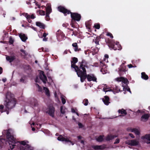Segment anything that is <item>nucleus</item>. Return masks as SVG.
I'll use <instances>...</instances> for the list:
<instances>
[{"instance_id":"obj_50","label":"nucleus","mask_w":150,"mask_h":150,"mask_svg":"<svg viewBox=\"0 0 150 150\" xmlns=\"http://www.w3.org/2000/svg\"><path fill=\"white\" fill-rule=\"evenodd\" d=\"M105 59H104L105 61L106 59H108V55L107 54H105Z\"/></svg>"},{"instance_id":"obj_42","label":"nucleus","mask_w":150,"mask_h":150,"mask_svg":"<svg viewBox=\"0 0 150 150\" xmlns=\"http://www.w3.org/2000/svg\"><path fill=\"white\" fill-rule=\"evenodd\" d=\"M95 42L96 44V46H98V45H99V41L98 40V39L97 38L95 40Z\"/></svg>"},{"instance_id":"obj_39","label":"nucleus","mask_w":150,"mask_h":150,"mask_svg":"<svg viewBox=\"0 0 150 150\" xmlns=\"http://www.w3.org/2000/svg\"><path fill=\"white\" fill-rule=\"evenodd\" d=\"M94 27L97 29H99L100 28V25L98 23H96L94 24Z\"/></svg>"},{"instance_id":"obj_10","label":"nucleus","mask_w":150,"mask_h":150,"mask_svg":"<svg viewBox=\"0 0 150 150\" xmlns=\"http://www.w3.org/2000/svg\"><path fill=\"white\" fill-rule=\"evenodd\" d=\"M39 78L42 80V82L45 83H46L47 81V77L44 74L43 71H39Z\"/></svg>"},{"instance_id":"obj_27","label":"nucleus","mask_w":150,"mask_h":150,"mask_svg":"<svg viewBox=\"0 0 150 150\" xmlns=\"http://www.w3.org/2000/svg\"><path fill=\"white\" fill-rule=\"evenodd\" d=\"M117 137V136L115 135H108L106 137L105 139L107 141H109L114 139L116 137Z\"/></svg>"},{"instance_id":"obj_38","label":"nucleus","mask_w":150,"mask_h":150,"mask_svg":"<svg viewBox=\"0 0 150 150\" xmlns=\"http://www.w3.org/2000/svg\"><path fill=\"white\" fill-rule=\"evenodd\" d=\"M36 86L37 88H38V91H42V89L41 87L38 84H36Z\"/></svg>"},{"instance_id":"obj_35","label":"nucleus","mask_w":150,"mask_h":150,"mask_svg":"<svg viewBox=\"0 0 150 150\" xmlns=\"http://www.w3.org/2000/svg\"><path fill=\"white\" fill-rule=\"evenodd\" d=\"M103 90V91L105 92L108 91H112V90L108 87V88L104 87Z\"/></svg>"},{"instance_id":"obj_24","label":"nucleus","mask_w":150,"mask_h":150,"mask_svg":"<svg viewBox=\"0 0 150 150\" xmlns=\"http://www.w3.org/2000/svg\"><path fill=\"white\" fill-rule=\"evenodd\" d=\"M6 60L8 61L9 62H12L15 59V56H6Z\"/></svg>"},{"instance_id":"obj_44","label":"nucleus","mask_w":150,"mask_h":150,"mask_svg":"<svg viewBox=\"0 0 150 150\" xmlns=\"http://www.w3.org/2000/svg\"><path fill=\"white\" fill-rule=\"evenodd\" d=\"M9 43L11 44H12L13 42V40L11 38H10L9 41Z\"/></svg>"},{"instance_id":"obj_30","label":"nucleus","mask_w":150,"mask_h":150,"mask_svg":"<svg viewBox=\"0 0 150 150\" xmlns=\"http://www.w3.org/2000/svg\"><path fill=\"white\" fill-rule=\"evenodd\" d=\"M141 77L142 79L145 80H147L148 79V76L144 72L142 73Z\"/></svg>"},{"instance_id":"obj_7","label":"nucleus","mask_w":150,"mask_h":150,"mask_svg":"<svg viewBox=\"0 0 150 150\" xmlns=\"http://www.w3.org/2000/svg\"><path fill=\"white\" fill-rule=\"evenodd\" d=\"M109 47L111 48V49H113L114 50H120L122 49L121 45L118 42H117L114 44L112 41L110 43Z\"/></svg>"},{"instance_id":"obj_23","label":"nucleus","mask_w":150,"mask_h":150,"mask_svg":"<svg viewBox=\"0 0 150 150\" xmlns=\"http://www.w3.org/2000/svg\"><path fill=\"white\" fill-rule=\"evenodd\" d=\"M19 36L21 40L24 42H25L28 38L23 33L20 34Z\"/></svg>"},{"instance_id":"obj_60","label":"nucleus","mask_w":150,"mask_h":150,"mask_svg":"<svg viewBox=\"0 0 150 150\" xmlns=\"http://www.w3.org/2000/svg\"><path fill=\"white\" fill-rule=\"evenodd\" d=\"M47 38H44L43 39V41H47Z\"/></svg>"},{"instance_id":"obj_17","label":"nucleus","mask_w":150,"mask_h":150,"mask_svg":"<svg viewBox=\"0 0 150 150\" xmlns=\"http://www.w3.org/2000/svg\"><path fill=\"white\" fill-rule=\"evenodd\" d=\"M47 112L50 116L53 117L54 112V108L52 107L49 108Z\"/></svg>"},{"instance_id":"obj_3","label":"nucleus","mask_w":150,"mask_h":150,"mask_svg":"<svg viewBox=\"0 0 150 150\" xmlns=\"http://www.w3.org/2000/svg\"><path fill=\"white\" fill-rule=\"evenodd\" d=\"M58 10L63 13L65 16H66L67 14H71V17L72 18L71 21V27L74 28V25L73 24L74 23V21H79L80 20L81 16L80 15L76 13H72L70 12V11L67 10L64 7L62 6H59L58 7Z\"/></svg>"},{"instance_id":"obj_46","label":"nucleus","mask_w":150,"mask_h":150,"mask_svg":"<svg viewBox=\"0 0 150 150\" xmlns=\"http://www.w3.org/2000/svg\"><path fill=\"white\" fill-rule=\"evenodd\" d=\"M48 79L49 81V83H52L53 82V81L51 77H48Z\"/></svg>"},{"instance_id":"obj_18","label":"nucleus","mask_w":150,"mask_h":150,"mask_svg":"<svg viewBox=\"0 0 150 150\" xmlns=\"http://www.w3.org/2000/svg\"><path fill=\"white\" fill-rule=\"evenodd\" d=\"M46 8V14H49L52 12V11L51 5L49 4H47Z\"/></svg>"},{"instance_id":"obj_51","label":"nucleus","mask_w":150,"mask_h":150,"mask_svg":"<svg viewBox=\"0 0 150 150\" xmlns=\"http://www.w3.org/2000/svg\"><path fill=\"white\" fill-rule=\"evenodd\" d=\"M85 24H86V27L88 28H90V27H89V25H90L88 24V23H87V22H86Z\"/></svg>"},{"instance_id":"obj_25","label":"nucleus","mask_w":150,"mask_h":150,"mask_svg":"<svg viewBox=\"0 0 150 150\" xmlns=\"http://www.w3.org/2000/svg\"><path fill=\"white\" fill-rule=\"evenodd\" d=\"M43 90L46 95L47 97H49L50 96V93L49 89L46 87H43Z\"/></svg>"},{"instance_id":"obj_52","label":"nucleus","mask_w":150,"mask_h":150,"mask_svg":"<svg viewBox=\"0 0 150 150\" xmlns=\"http://www.w3.org/2000/svg\"><path fill=\"white\" fill-rule=\"evenodd\" d=\"M127 66L129 68L133 67V65L131 64L128 65Z\"/></svg>"},{"instance_id":"obj_13","label":"nucleus","mask_w":150,"mask_h":150,"mask_svg":"<svg viewBox=\"0 0 150 150\" xmlns=\"http://www.w3.org/2000/svg\"><path fill=\"white\" fill-rule=\"evenodd\" d=\"M92 147L96 150H102L105 148L106 146L105 145H93L92 146Z\"/></svg>"},{"instance_id":"obj_62","label":"nucleus","mask_w":150,"mask_h":150,"mask_svg":"<svg viewBox=\"0 0 150 150\" xmlns=\"http://www.w3.org/2000/svg\"><path fill=\"white\" fill-rule=\"evenodd\" d=\"M78 139H81L82 138V137L81 136H79L78 137Z\"/></svg>"},{"instance_id":"obj_20","label":"nucleus","mask_w":150,"mask_h":150,"mask_svg":"<svg viewBox=\"0 0 150 150\" xmlns=\"http://www.w3.org/2000/svg\"><path fill=\"white\" fill-rule=\"evenodd\" d=\"M149 115L148 114H145L142 115L141 117V120L143 122H146L148 119Z\"/></svg>"},{"instance_id":"obj_63","label":"nucleus","mask_w":150,"mask_h":150,"mask_svg":"<svg viewBox=\"0 0 150 150\" xmlns=\"http://www.w3.org/2000/svg\"><path fill=\"white\" fill-rule=\"evenodd\" d=\"M26 3L28 4H30V1H26Z\"/></svg>"},{"instance_id":"obj_56","label":"nucleus","mask_w":150,"mask_h":150,"mask_svg":"<svg viewBox=\"0 0 150 150\" xmlns=\"http://www.w3.org/2000/svg\"><path fill=\"white\" fill-rule=\"evenodd\" d=\"M2 68L0 67V74H1L2 72Z\"/></svg>"},{"instance_id":"obj_22","label":"nucleus","mask_w":150,"mask_h":150,"mask_svg":"<svg viewBox=\"0 0 150 150\" xmlns=\"http://www.w3.org/2000/svg\"><path fill=\"white\" fill-rule=\"evenodd\" d=\"M103 100L104 103L106 105H108L110 102H109V98L107 96H105L104 98H103Z\"/></svg>"},{"instance_id":"obj_34","label":"nucleus","mask_w":150,"mask_h":150,"mask_svg":"<svg viewBox=\"0 0 150 150\" xmlns=\"http://www.w3.org/2000/svg\"><path fill=\"white\" fill-rule=\"evenodd\" d=\"M72 46L74 47V50L75 51H76L78 50L77 44L76 43H74L72 44Z\"/></svg>"},{"instance_id":"obj_40","label":"nucleus","mask_w":150,"mask_h":150,"mask_svg":"<svg viewBox=\"0 0 150 150\" xmlns=\"http://www.w3.org/2000/svg\"><path fill=\"white\" fill-rule=\"evenodd\" d=\"M39 14L41 15H45V12L42 10H40L39 11Z\"/></svg>"},{"instance_id":"obj_58","label":"nucleus","mask_w":150,"mask_h":150,"mask_svg":"<svg viewBox=\"0 0 150 150\" xmlns=\"http://www.w3.org/2000/svg\"><path fill=\"white\" fill-rule=\"evenodd\" d=\"M46 36H47V34L45 33H43V37H44V38H45V37Z\"/></svg>"},{"instance_id":"obj_28","label":"nucleus","mask_w":150,"mask_h":150,"mask_svg":"<svg viewBox=\"0 0 150 150\" xmlns=\"http://www.w3.org/2000/svg\"><path fill=\"white\" fill-rule=\"evenodd\" d=\"M120 91V89L118 86H115L114 87H113L112 91L114 94L118 93Z\"/></svg>"},{"instance_id":"obj_26","label":"nucleus","mask_w":150,"mask_h":150,"mask_svg":"<svg viewBox=\"0 0 150 150\" xmlns=\"http://www.w3.org/2000/svg\"><path fill=\"white\" fill-rule=\"evenodd\" d=\"M27 81V77L25 76H22L20 79V81L21 83H25Z\"/></svg>"},{"instance_id":"obj_47","label":"nucleus","mask_w":150,"mask_h":150,"mask_svg":"<svg viewBox=\"0 0 150 150\" xmlns=\"http://www.w3.org/2000/svg\"><path fill=\"white\" fill-rule=\"evenodd\" d=\"M41 49L42 51H45L46 52H49V50L47 48L44 49V48H42Z\"/></svg>"},{"instance_id":"obj_8","label":"nucleus","mask_w":150,"mask_h":150,"mask_svg":"<svg viewBox=\"0 0 150 150\" xmlns=\"http://www.w3.org/2000/svg\"><path fill=\"white\" fill-rule=\"evenodd\" d=\"M125 143L131 146H136L139 145V143L137 139L128 140L126 141Z\"/></svg>"},{"instance_id":"obj_31","label":"nucleus","mask_w":150,"mask_h":150,"mask_svg":"<svg viewBox=\"0 0 150 150\" xmlns=\"http://www.w3.org/2000/svg\"><path fill=\"white\" fill-rule=\"evenodd\" d=\"M92 50L93 54L97 53L99 50L98 46H96L95 47L93 48Z\"/></svg>"},{"instance_id":"obj_21","label":"nucleus","mask_w":150,"mask_h":150,"mask_svg":"<svg viewBox=\"0 0 150 150\" xmlns=\"http://www.w3.org/2000/svg\"><path fill=\"white\" fill-rule=\"evenodd\" d=\"M118 112L119 113H120L122 115H120L119 116H124L127 114L126 110L123 109H119L118 110Z\"/></svg>"},{"instance_id":"obj_45","label":"nucleus","mask_w":150,"mask_h":150,"mask_svg":"<svg viewBox=\"0 0 150 150\" xmlns=\"http://www.w3.org/2000/svg\"><path fill=\"white\" fill-rule=\"evenodd\" d=\"M60 111H61V113H62V114L64 113L65 112V110H63V107L62 106H61V107Z\"/></svg>"},{"instance_id":"obj_6","label":"nucleus","mask_w":150,"mask_h":150,"mask_svg":"<svg viewBox=\"0 0 150 150\" xmlns=\"http://www.w3.org/2000/svg\"><path fill=\"white\" fill-rule=\"evenodd\" d=\"M57 139L60 141H64L66 143L68 144L69 145H73L74 144V143L71 141L69 138L64 137L62 135H60L58 137Z\"/></svg>"},{"instance_id":"obj_14","label":"nucleus","mask_w":150,"mask_h":150,"mask_svg":"<svg viewBox=\"0 0 150 150\" xmlns=\"http://www.w3.org/2000/svg\"><path fill=\"white\" fill-rule=\"evenodd\" d=\"M30 105L34 109H36L38 107V104L37 101L36 100L33 99L31 100Z\"/></svg>"},{"instance_id":"obj_16","label":"nucleus","mask_w":150,"mask_h":150,"mask_svg":"<svg viewBox=\"0 0 150 150\" xmlns=\"http://www.w3.org/2000/svg\"><path fill=\"white\" fill-rule=\"evenodd\" d=\"M23 15L24 16L26 17L29 23H30L31 21V20L30 19V18L32 19H34L35 18V17L34 16L33 14H32L31 16H30L27 13H24L23 14Z\"/></svg>"},{"instance_id":"obj_64","label":"nucleus","mask_w":150,"mask_h":150,"mask_svg":"<svg viewBox=\"0 0 150 150\" xmlns=\"http://www.w3.org/2000/svg\"><path fill=\"white\" fill-rule=\"evenodd\" d=\"M31 127H32V130L33 131H35V129L34 128V127H32V126Z\"/></svg>"},{"instance_id":"obj_55","label":"nucleus","mask_w":150,"mask_h":150,"mask_svg":"<svg viewBox=\"0 0 150 150\" xmlns=\"http://www.w3.org/2000/svg\"><path fill=\"white\" fill-rule=\"evenodd\" d=\"M68 50H65V51H64V52L63 53V54H66L67 53H68Z\"/></svg>"},{"instance_id":"obj_59","label":"nucleus","mask_w":150,"mask_h":150,"mask_svg":"<svg viewBox=\"0 0 150 150\" xmlns=\"http://www.w3.org/2000/svg\"><path fill=\"white\" fill-rule=\"evenodd\" d=\"M81 143L83 145H84V142L83 140H81L80 141Z\"/></svg>"},{"instance_id":"obj_19","label":"nucleus","mask_w":150,"mask_h":150,"mask_svg":"<svg viewBox=\"0 0 150 150\" xmlns=\"http://www.w3.org/2000/svg\"><path fill=\"white\" fill-rule=\"evenodd\" d=\"M127 131L129 132H133L137 135H139L140 133L139 130L136 129L128 128L127 129Z\"/></svg>"},{"instance_id":"obj_2","label":"nucleus","mask_w":150,"mask_h":150,"mask_svg":"<svg viewBox=\"0 0 150 150\" xmlns=\"http://www.w3.org/2000/svg\"><path fill=\"white\" fill-rule=\"evenodd\" d=\"M77 62V58L74 57L71 61V67L74 69L78 76L80 77L81 81L83 82L86 78L88 81H93L96 82V77L93 74H86V71L84 67H86V63L85 61H82V64H81L79 68L75 65Z\"/></svg>"},{"instance_id":"obj_48","label":"nucleus","mask_w":150,"mask_h":150,"mask_svg":"<svg viewBox=\"0 0 150 150\" xmlns=\"http://www.w3.org/2000/svg\"><path fill=\"white\" fill-rule=\"evenodd\" d=\"M78 125L79 128H81L83 127V125L81 123L79 122L78 123Z\"/></svg>"},{"instance_id":"obj_1","label":"nucleus","mask_w":150,"mask_h":150,"mask_svg":"<svg viewBox=\"0 0 150 150\" xmlns=\"http://www.w3.org/2000/svg\"><path fill=\"white\" fill-rule=\"evenodd\" d=\"M11 129L5 130L2 132V136L0 137V146L4 145L7 142L11 150L17 146L20 150H33V148L28 144L27 140L16 141L14 137L10 134Z\"/></svg>"},{"instance_id":"obj_41","label":"nucleus","mask_w":150,"mask_h":150,"mask_svg":"<svg viewBox=\"0 0 150 150\" xmlns=\"http://www.w3.org/2000/svg\"><path fill=\"white\" fill-rule=\"evenodd\" d=\"M49 15V14H46L45 18L46 20L47 21H49L50 19Z\"/></svg>"},{"instance_id":"obj_43","label":"nucleus","mask_w":150,"mask_h":150,"mask_svg":"<svg viewBox=\"0 0 150 150\" xmlns=\"http://www.w3.org/2000/svg\"><path fill=\"white\" fill-rule=\"evenodd\" d=\"M106 35L110 36V37L112 38H113V36L112 34L110 33H108L106 34Z\"/></svg>"},{"instance_id":"obj_61","label":"nucleus","mask_w":150,"mask_h":150,"mask_svg":"<svg viewBox=\"0 0 150 150\" xmlns=\"http://www.w3.org/2000/svg\"><path fill=\"white\" fill-rule=\"evenodd\" d=\"M6 79H2V81L4 82H5L6 81Z\"/></svg>"},{"instance_id":"obj_5","label":"nucleus","mask_w":150,"mask_h":150,"mask_svg":"<svg viewBox=\"0 0 150 150\" xmlns=\"http://www.w3.org/2000/svg\"><path fill=\"white\" fill-rule=\"evenodd\" d=\"M115 80L117 81H121L122 82V86L123 88V89L124 91L127 90V91H129L130 93H131L130 88L127 86L128 81L127 79L123 77H121L117 78L115 79Z\"/></svg>"},{"instance_id":"obj_53","label":"nucleus","mask_w":150,"mask_h":150,"mask_svg":"<svg viewBox=\"0 0 150 150\" xmlns=\"http://www.w3.org/2000/svg\"><path fill=\"white\" fill-rule=\"evenodd\" d=\"M129 136H130L131 137H132V138H133L134 137V135L131 133H129Z\"/></svg>"},{"instance_id":"obj_33","label":"nucleus","mask_w":150,"mask_h":150,"mask_svg":"<svg viewBox=\"0 0 150 150\" xmlns=\"http://www.w3.org/2000/svg\"><path fill=\"white\" fill-rule=\"evenodd\" d=\"M61 98L62 103L64 104L66 103V97L63 95H61Z\"/></svg>"},{"instance_id":"obj_4","label":"nucleus","mask_w":150,"mask_h":150,"mask_svg":"<svg viewBox=\"0 0 150 150\" xmlns=\"http://www.w3.org/2000/svg\"><path fill=\"white\" fill-rule=\"evenodd\" d=\"M16 103V100L13 97V95L10 92H7L4 103V105L6 108L8 109H11L14 108Z\"/></svg>"},{"instance_id":"obj_32","label":"nucleus","mask_w":150,"mask_h":150,"mask_svg":"<svg viewBox=\"0 0 150 150\" xmlns=\"http://www.w3.org/2000/svg\"><path fill=\"white\" fill-rule=\"evenodd\" d=\"M103 136H100L96 138V140L98 142H101L104 139Z\"/></svg>"},{"instance_id":"obj_29","label":"nucleus","mask_w":150,"mask_h":150,"mask_svg":"<svg viewBox=\"0 0 150 150\" xmlns=\"http://www.w3.org/2000/svg\"><path fill=\"white\" fill-rule=\"evenodd\" d=\"M36 25L37 26L39 27L40 28H44L45 25L44 24L39 22H37L36 23Z\"/></svg>"},{"instance_id":"obj_54","label":"nucleus","mask_w":150,"mask_h":150,"mask_svg":"<svg viewBox=\"0 0 150 150\" xmlns=\"http://www.w3.org/2000/svg\"><path fill=\"white\" fill-rule=\"evenodd\" d=\"M35 81L36 82H38V83H39L40 82V81H39V79L38 78V77H37L36 78V79L35 80Z\"/></svg>"},{"instance_id":"obj_37","label":"nucleus","mask_w":150,"mask_h":150,"mask_svg":"<svg viewBox=\"0 0 150 150\" xmlns=\"http://www.w3.org/2000/svg\"><path fill=\"white\" fill-rule=\"evenodd\" d=\"M88 102L87 99H85L83 101V103L85 106H86L88 105Z\"/></svg>"},{"instance_id":"obj_9","label":"nucleus","mask_w":150,"mask_h":150,"mask_svg":"<svg viewBox=\"0 0 150 150\" xmlns=\"http://www.w3.org/2000/svg\"><path fill=\"white\" fill-rule=\"evenodd\" d=\"M100 64L101 67V71L103 74H106L107 72V70L106 66L105 65L103 61H100Z\"/></svg>"},{"instance_id":"obj_15","label":"nucleus","mask_w":150,"mask_h":150,"mask_svg":"<svg viewBox=\"0 0 150 150\" xmlns=\"http://www.w3.org/2000/svg\"><path fill=\"white\" fill-rule=\"evenodd\" d=\"M56 35L58 39H60V38H61L63 39H64L65 37L64 34L60 30H58L57 31Z\"/></svg>"},{"instance_id":"obj_36","label":"nucleus","mask_w":150,"mask_h":150,"mask_svg":"<svg viewBox=\"0 0 150 150\" xmlns=\"http://www.w3.org/2000/svg\"><path fill=\"white\" fill-rule=\"evenodd\" d=\"M21 54L23 56H25L28 54V53L24 50H21Z\"/></svg>"},{"instance_id":"obj_49","label":"nucleus","mask_w":150,"mask_h":150,"mask_svg":"<svg viewBox=\"0 0 150 150\" xmlns=\"http://www.w3.org/2000/svg\"><path fill=\"white\" fill-rule=\"evenodd\" d=\"M119 142H120V140H119V139H116V140L115 142L114 143V144H118V143Z\"/></svg>"},{"instance_id":"obj_11","label":"nucleus","mask_w":150,"mask_h":150,"mask_svg":"<svg viewBox=\"0 0 150 150\" xmlns=\"http://www.w3.org/2000/svg\"><path fill=\"white\" fill-rule=\"evenodd\" d=\"M126 70L124 63H122L119 68L118 72L120 75H122L125 74Z\"/></svg>"},{"instance_id":"obj_12","label":"nucleus","mask_w":150,"mask_h":150,"mask_svg":"<svg viewBox=\"0 0 150 150\" xmlns=\"http://www.w3.org/2000/svg\"><path fill=\"white\" fill-rule=\"evenodd\" d=\"M143 141L146 142L147 144H150V134H146L141 137Z\"/></svg>"},{"instance_id":"obj_57","label":"nucleus","mask_w":150,"mask_h":150,"mask_svg":"<svg viewBox=\"0 0 150 150\" xmlns=\"http://www.w3.org/2000/svg\"><path fill=\"white\" fill-rule=\"evenodd\" d=\"M71 112H76V110L72 108L71 109Z\"/></svg>"}]
</instances>
